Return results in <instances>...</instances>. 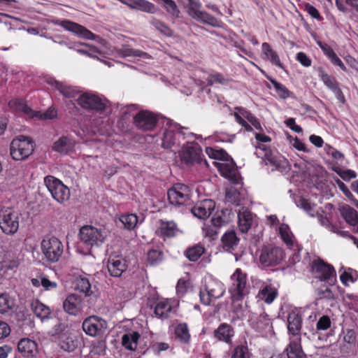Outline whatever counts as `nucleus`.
Wrapping results in <instances>:
<instances>
[{"mask_svg": "<svg viewBox=\"0 0 358 358\" xmlns=\"http://www.w3.org/2000/svg\"><path fill=\"white\" fill-rule=\"evenodd\" d=\"M172 310V306L169 299L159 300L155 307V314L159 318H166Z\"/></svg>", "mask_w": 358, "mask_h": 358, "instance_id": "c9c22d12", "label": "nucleus"}, {"mask_svg": "<svg viewBox=\"0 0 358 358\" xmlns=\"http://www.w3.org/2000/svg\"><path fill=\"white\" fill-rule=\"evenodd\" d=\"M77 101L83 108L100 113L105 110L108 105V101L105 98L92 93H83L78 95Z\"/></svg>", "mask_w": 358, "mask_h": 358, "instance_id": "1a4fd4ad", "label": "nucleus"}, {"mask_svg": "<svg viewBox=\"0 0 358 358\" xmlns=\"http://www.w3.org/2000/svg\"><path fill=\"white\" fill-rule=\"evenodd\" d=\"M262 53L264 55V59L268 60L273 65L282 68V64L280 62L279 56L276 52L271 48L269 43L266 42L263 43L262 45Z\"/></svg>", "mask_w": 358, "mask_h": 358, "instance_id": "f704fd0d", "label": "nucleus"}, {"mask_svg": "<svg viewBox=\"0 0 358 358\" xmlns=\"http://www.w3.org/2000/svg\"><path fill=\"white\" fill-rule=\"evenodd\" d=\"M278 295V292L277 289L270 285H265L259 290L257 296L260 300L270 304L277 298Z\"/></svg>", "mask_w": 358, "mask_h": 358, "instance_id": "2f4dec72", "label": "nucleus"}, {"mask_svg": "<svg viewBox=\"0 0 358 358\" xmlns=\"http://www.w3.org/2000/svg\"><path fill=\"white\" fill-rule=\"evenodd\" d=\"M319 76L324 85L327 86V87H328L333 93H334L335 96L338 100H344V95L343 92L340 89L339 84L334 77L327 74L322 69L319 71Z\"/></svg>", "mask_w": 358, "mask_h": 358, "instance_id": "412c9836", "label": "nucleus"}, {"mask_svg": "<svg viewBox=\"0 0 358 358\" xmlns=\"http://www.w3.org/2000/svg\"><path fill=\"white\" fill-rule=\"evenodd\" d=\"M316 273V278L320 280L334 283L336 281V271L334 267L324 262L319 261L313 266Z\"/></svg>", "mask_w": 358, "mask_h": 358, "instance_id": "f3484780", "label": "nucleus"}, {"mask_svg": "<svg viewBox=\"0 0 358 358\" xmlns=\"http://www.w3.org/2000/svg\"><path fill=\"white\" fill-rule=\"evenodd\" d=\"M31 308L34 315L41 319V321L49 319L51 311L48 306L42 303L39 301H35L31 304Z\"/></svg>", "mask_w": 358, "mask_h": 358, "instance_id": "e433bc0d", "label": "nucleus"}, {"mask_svg": "<svg viewBox=\"0 0 358 358\" xmlns=\"http://www.w3.org/2000/svg\"><path fill=\"white\" fill-rule=\"evenodd\" d=\"M74 148V141L66 137L62 136L52 145V150L61 154H67Z\"/></svg>", "mask_w": 358, "mask_h": 358, "instance_id": "c756f323", "label": "nucleus"}, {"mask_svg": "<svg viewBox=\"0 0 358 358\" xmlns=\"http://www.w3.org/2000/svg\"><path fill=\"white\" fill-rule=\"evenodd\" d=\"M225 199L227 202L239 206L241 203L243 197L237 189L231 187L227 189Z\"/></svg>", "mask_w": 358, "mask_h": 358, "instance_id": "09e8293b", "label": "nucleus"}, {"mask_svg": "<svg viewBox=\"0 0 358 358\" xmlns=\"http://www.w3.org/2000/svg\"><path fill=\"white\" fill-rule=\"evenodd\" d=\"M205 248L201 244H196L185 251V257L191 262L197 261L204 253Z\"/></svg>", "mask_w": 358, "mask_h": 358, "instance_id": "a19ab883", "label": "nucleus"}, {"mask_svg": "<svg viewBox=\"0 0 358 358\" xmlns=\"http://www.w3.org/2000/svg\"><path fill=\"white\" fill-rule=\"evenodd\" d=\"M240 110H242L243 112L241 114L248 120L249 122L251 123V124L257 130L262 131V127L261 126L260 122L258 121V120L250 112L244 110V109H239Z\"/></svg>", "mask_w": 358, "mask_h": 358, "instance_id": "680f3d73", "label": "nucleus"}, {"mask_svg": "<svg viewBox=\"0 0 358 358\" xmlns=\"http://www.w3.org/2000/svg\"><path fill=\"white\" fill-rule=\"evenodd\" d=\"M127 5L132 9L148 13H155L156 11L155 6L147 0H129Z\"/></svg>", "mask_w": 358, "mask_h": 358, "instance_id": "7c9ffc66", "label": "nucleus"}, {"mask_svg": "<svg viewBox=\"0 0 358 358\" xmlns=\"http://www.w3.org/2000/svg\"><path fill=\"white\" fill-rule=\"evenodd\" d=\"M157 116L149 110L139 111L134 117L135 126L143 131H150L155 128L157 123Z\"/></svg>", "mask_w": 358, "mask_h": 358, "instance_id": "4468645a", "label": "nucleus"}, {"mask_svg": "<svg viewBox=\"0 0 358 358\" xmlns=\"http://www.w3.org/2000/svg\"><path fill=\"white\" fill-rule=\"evenodd\" d=\"M166 10L173 17H178L180 11L176 2L173 0H161Z\"/></svg>", "mask_w": 358, "mask_h": 358, "instance_id": "052dcab7", "label": "nucleus"}, {"mask_svg": "<svg viewBox=\"0 0 358 358\" xmlns=\"http://www.w3.org/2000/svg\"><path fill=\"white\" fill-rule=\"evenodd\" d=\"M238 228L242 233H247L253 224V215L248 210L243 208L238 213Z\"/></svg>", "mask_w": 358, "mask_h": 358, "instance_id": "393cba45", "label": "nucleus"}, {"mask_svg": "<svg viewBox=\"0 0 358 358\" xmlns=\"http://www.w3.org/2000/svg\"><path fill=\"white\" fill-rule=\"evenodd\" d=\"M17 349L22 355L25 358H32L35 357L38 352V347L36 343L29 338H22L17 344Z\"/></svg>", "mask_w": 358, "mask_h": 358, "instance_id": "b1692460", "label": "nucleus"}, {"mask_svg": "<svg viewBox=\"0 0 358 358\" xmlns=\"http://www.w3.org/2000/svg\"><path fill=\"white\" fill-rule=\"evenodd\" d=\"M335 182L337 186L338 187L339 189L350 201L355 199L354 195L348 189V186L343 181H341L340 179H336Z\"/></svg>", "mask_w": 358, "mask_h": 358, "instance_id": "e2e57ef3", "label": "nucleus"}, {"mask_svg": "<svg viewBox=\"0 0 358 358\" xmlns=\"http://www.w3.org/2000/svg\"><path fill=\"white\" fill-rule=\"evenodd\" d=\"M169 203L175 206L191 204L190 189L183 184H176L167 192Z\"/></svg>", "mask_w": 358, "mask_h": 358, "instance_id": "9d476101", "label": "nucleus"}, {"mask_svg": "<svg viewBox=\"0 0 358 358\" xmlns=\"http://www.w3.org/2000/svg\"><path fill=\"white\" fill-rule=\"evenodd\" d=\"M182 2L187 8L188 15L194 20L214 27H219V21L215 17L201 10V3L199 1L182 0Z\"/></svg>", "mask_w": 358, "mask_h": 358, "instance_id": "20e7f679", "label": "nucleus"}, {"mask_svg": "<svg viewBox=\"0 0 358 358\" xmlns=\"http://www.w3.org/2000/svg\"><path fill=\"white\" fill-rule=\"evenodd\" d=\"M206 152L210 157L216 159L227 160L229 157V155L223 150H214L213 148H208L206 149Z\"/></svg>", "mask_w": 358, "mask_h": 358, "instance_id": "bf43d9fd", "label": "nucleus"}, {"mask_svg": "<svg viewBox=\"0 0 358 358\" xmlns=\"http://www.w3.org/2000/svg\"><path fill=\"white\" fill-rule=\"evenodd\" d=\"M203 157L202 149L198 143L187 145L180 154L182 162L188 166L201 164Z\"/></svg>", "mask_w": 358, "mask_h": 358, "instance_id": "ddd939ff", "label": "nucleus"}, {"mask_svg": "<svg viewBox=\"0 0 358 358\" xmlns=\"http://www.w3.org/2000/svg\"><path fill=\"white\" fill-rule=\"evenodd\" d=\"M140 334L137 331H129L122 336V345L129 350H135L137 347Z\"/></svg>", "mask_w": 358, "mask_h": 358, "instance_id": "473e14b6", "label": "nucleus"}, {"mask_svg": "<svg viewBox=\"0 0 358 358\" xmlns=\"http://www.w3.org/2000/svg\"><path fill=\"white\" fill-rule=\"evenodd\" d=\"M44 183L52 197L59 203H64L70 198V189L60 180L52 176L44 178Z\"/></svg>", "mask_w": 358, "mask_h": 358, "instance_id": "423d86ee", "label": "nucleus"}, {"mask_svg": "<svg viewBox=\"0 0 358 358\" xmlns=\"http://www.w3.org/2000/svg\"><path fill=\"white\" fill-rule=\"evenodd\" d=\"M178 231L177 225L172 221H160L159 229V235L162 237H173Z\"/></svg>", "mask_w": 358, "mask_h": 358, "instance_id": "4c0bfd02", "label": "nucleus"}, {"mask_svg": "<svg viewBox=\"0 0 358 358\" xmlns=\"http://www.w3.org/2000/svg\"><path fill=\"white\" fill-rule=\"evenodd\" d=\"M177 338L182 343H187L189 341L190 335L185 324H178L175 330Z\"/></svg>", "mask_w": 358, "mask_h": 358, "instance_id": "864d4df0", "label": "nucleus"}, {"mask_svg": "<svg viewBox=\"0 0 358 358\" xmlns=\"http://www.w3.org/2000/svg\"><path fill=\"white\" fill-rule=\"evenodd\" d=\"M268 80L273 85L275 92L280 99H286L289 97L295 98V95L294 94V93L289 91L284 85L276 81L273 78H268Z\"/></svg>", "mask_w": 358, "mask_h": 358, "instance_id": "ea45409f", "label": "nucleus"}, {"mask_svg": "<svg viewBox=\"0 0 358 358\" xmlns=\"http://www.w3.org/2000/svg\"><path fill=\"white\" fill-rule=\"evenodd\" d=\"M106 329V322L97 316H90L83 322V329L89 336H96Z\"/></svg>", "mask_w": 358, "mask_h": 358, "instance_id": "2eb2a0df", "label": "nucleus"}, {"mask_svg": "<svg viewBox=\"0 0 358 358\" xmlns=\"http://www.w3.org/2000/svg\"><path fill=\"white\" fill-rule=\"evenodd\" d=\"M124 228L131 230L135 228L138 223V217L135 214L123 215L120 217Z\"/></svg>", "mask_w": 358, "mask_h": 358, "instance_id": "3c124183", "label": "nucleus"}, {"mask_svg": "<svg viewBox=\"0 0 358 358\" xmlns=\"http://www.w3.org/2000/svg\"><path fill=\"white\" fill-rule=\"evenodd\" d=\"M57 24L66 30L75 33L81 38L88 40H94L96 38V35L92 31L87 29L83 26L70 20H64Z\"/></svg>", "mask_w": 358, "mask_h": 358, "instance_id": "a211bd4d", "label": "nucleus"}, {"mask_svg": "<svg viewBox=\"0 0 358 358\" xmlns=\"http://www.w3.org/2000/svg\"><path fill=\"white\" fill-rule=\"evenodd\" d=\"M231 285L229 292L233 301H239L249 294L247 274L241 268H236L230 277Z\"/></svg>", "mask_w": 358, "mask_h": 358, "instance_id": "f03ea898", "label": "nucleus"}, {"mask_svg": "<svg viewBox=\"0 0 358 358\" xmlns=\"http://www.w3.org/2000/svg\"><path fill=\"white\" fill-rule=\"evenodd\" d=\"M342 215L345 220L352 226H358V212L347 206L343 207Z\"/></svg>", "mask_w": 358, "mask_h": 358, "instance_id": "37998d69", "label": "nucleus"}, {"mask_svg": "<svg viewBox=\"0 0 358 358\" xmlns=\"http://www.w3.org/2000/svg\"><path fill=\"white\" fill-rule=\"evenodd\" d=\"M0 228L8 235L15 234L19 229V213L12 209L0 212Z\"/></svg>", "mask_w": 358, "mask_h": 358, "instance_id": "9b49d317", "label": "nucleus"}, {"mask_svg": "<svg viewBox=\"0 0 358 358\" xmlns=\"http://www.w3.org/2000/svg\"><path fill=\"white\" fill-rule=\"evenodd\" d=\"M231 80L230 78H227L219 73L210 74L207 78L208 85H213L215 83H220L221 85H225L231 82Z\"/></svg>", "mask_w": 358, "mask_h": 358, "instance_id": "5fc2aeb1", "label": "nucleus"}, {"mask_svg": "<svg viewBox=\"0 0 358 358\" xmlns=\"http://www.w3.org/2000/svg\"><path fill=\"white\" fill-rule=\"evenodd\" d=\"M279 234L284 243L292 250H299V245L295 238L290 230L289 227L286 224H282L279 227Z\"/></svg>", "mask_w": 358, "mask_h": 358, "instance_id": "bb28decb", "label": "nucleus"}, {"mask_svg": "<svg viewBox=\"0 0 358 358\" xmlns=\"http://www.w3.org/2000/svg\"><path fill=\"white\" fill-rule=\"evenodd\" d=\"M338 174L345 181H349L351 179L355 178L357 177V173L355 171L351 169L340 170L338 172Z\"/></svg>", "mask_w": 358, "mask_h": 358, "instance_id": "338daca9", "label": "nucleus"}, {"mask_svg": "<svg viewBox=\"0 0 358 358\" xmlns=\"http://www.w3.org/2000/svg\"><path fill=\"white\" fill-rule=\"evenodd\" d=\"M168 128H165L162 137V146L164 148H171L180 145L181 139H185V134L181 131L182 129L180 124L172 121L166 124Z\"/></svg>", "mask_w": 358, "mask_h": 358, "instance_id": "0eeeda50", "label": "nucleus"}, {"mask_svg": "<svg viewBox=\"0 0 358 358\" xmlns=\"http://www.w3.org/2000/svg\"><path fill=\"white\" fill-rule=\"evenodd\" d=\"M34 150V143L27 136H20L14 138L10 145V156L14 160L27 159Z\"/></svg>", "mask_w": 358, "mask_h": 358, "instance_id": "7ed1b4c3", "label": "nucleus"}, {"mask_svg": "<svg viewBox=\"0 0 358 358\" xmlns=\"http://www.w3.org/2000/svg\"><path fill=\"white\" fill-rule=\"evenodd\" d=\"M119 55L127 57H148V54L142 52L139 50H135L129 48H122L118 51Z\"/></svg>", "mask_w": 358, "mask_h": 358, "instance_id": "4d7b16f0", "label": "nucleus"}, {"mask_svg": "<svg viewBox=\"0 0 358 358\" xmlns=\"http://www.w3.org/2000/svg\"><path fill=\"white\" fill-rule=\"evenodd\" d=\"M287 352L288 358H306L301 350V339L299 338L290 339Z\"/></svg>", "mask_w": 358, "mask_h": 358, "instance_id": "72a5a7b5", "label": "nucleus"}, {"mask_svg": "<svg viewBox=\"0 0 358 358\" xmlns=\"http://www.w3.org/2000/svg\"><path fill=\"white\" fill-rule=\"evenodd\" d=\"M298 207L303 209L310 216L315 217L319 213L315 210V204L311 203L308 200L300 197L296 201Z\"/></svg>", "mask_w": 358, "mask_h": 358, "instance_id": "de8ad7c7", "label": "nucleus"}, {"mask_svg": "<svg viewBox=\"0 0 358 358\" xmlns=\"http://www.w3.org/2000/svg\"><path fill=\"white\" fill-rule=\"evenodd\" d=\"M163 254L158 250H150L147 255V262L150 266H156L162 262Z\"/></svg>", "mask_w": 358, "mask_h": 358, "instance_id": "603ef678", "label": "nucleus"}, {"mask_svg": "<svg viewBox=\"0 0 358 358\" xmlns=\"http://www.w3.org/2000/svg\"><path fill=\"white\" fill-rule=\"evenodd\" d=\"M41 248L45 259L52 263L57 262L64 252V245L55 237H45L41 243Z\"/></svg>", "mask_w": 358, "mask_h": 358, "instance_id": "39448f33", "label": "nucleus"}, {"mask_svg": "<svg viewBox=\"0 0 358 358\" xmlns=\"http://www.w3.org/2000/svg\"><path fill=\"white\" fill-rule=\"evenodd\" d=\"M80 241L87 247L92 248L99 246L104 242L106 236L101 229L91 225H85L80 229Z\"/></svg>", "mask_w": 358, "mask_h": 358, "instance_id": "6e6552de", "label": "nucleus"}, {"mask_svg": "<svg viewBox=\"0 0 358 358\" xmlns=\"http://www.w3.org/2000/svg\"><path fill=\"white\" fill-rule=\"evenodd\" d=\"M250 320L253 328L261 333L269 330L271 327V320L265 313L260 314L256 317H252Z\"/></svg>", "mask_w": 358, "mask_h": 358, "instance_id": "c85d7f7f", "label": "nucleus"}, {"mask_svg": "<svg viewBox=\"0 0 358 358\" xmlns=\"http://www.w3.org/2000/svg\"><path fill=\"white\" fill-rule=\"evenodd\" d=\"M85 306L84 298L77 294H70L63 301L64 311L71 315H78Z\"/></svg>", "mask_w": 358, "mask_h": 358, "instance_id": "dca6fc26", "label": "nucleus"}, {"mask_svg": "<svg viewBox=\"0 0 358 358\" xmlns=\"http://www.w3.org/2000/svg\"><path fill=\"white\" fill-rule=\"evenodd\" d=\"M8 106L15 112L21 113L26 117H33L37 116V113L29 107L26 101L22 99L11 100L9 101Z\"/></svg>", "mask_w": 358, "mask_h": 358, "instance_id": "a878e982", "label": "nucleus"}, {"mask_svg": "<svg viewBox=\"0 0 358 358\" xmlns=\"http://www.w3.org/2000/svg\"><path fill=\"white\" fill-rule=\"evenodd\" d=\"M214 208V201L211 199H205L197 203L191 209V211L195 217L199 219H206L210 216Z\"/></svg>", "mask_w": 358, "mask_h": 358, "instance_id": "aec40b11", "label": "nucleus"}, {"mask_svg": "<svg viewBox=\"0 0 358 358\" xmlns=\"http://www.w3.org/2000/svg\"><path fill=\"white\" fill-rule=\"evenodd\" d=\"M234 328L227 323H222L214 330L213 335L215 339L219 341L231 344L232 338L234 336Z\"/></svg>", "mask_w": 358, "mask_h": 358, "instance_id": "4be33fe9", "label": "nucleus"}, {"mask_svg": "<svg viewBox=\"0 0 358 358\" xmlns=\"http://www.w3.org/2000/svg\"><path fill=\"white\" fill-rule=\"evenodd\" d=\"M150 23L156 29L160 31L162 34L166 36H171L173 35L172 30L163 22L156 18H152L151 20Z\"/></svg>", "mask_w": 358, "mask_h": 358, "instance_id": "6e6d98bb", "label": "nucleus"}, {"mask_svg": "<svg viewBox=\"0 0 358 358\" xmlns=\"http://www.w3.org/2000/svg\"><path fill=\"white\" fill-rule=\"evenodd\" d=\"M52 84L65 97L76 98L78 95L79 92L74 87L68 86L57 80H54Z\"/></svg>", "mask_w": 358, "mask_h": 358, "instance_id": "79ce46f5", "label": "nucleus"}, {"mask_svg": "<svg viewBox=\"0 0 358 358\" xmlns=\"http://www.w3.org/2000/svg\"><path fill=\"white\" fill-rule=\"evenodd\" d=\"M75 287L76 289L83 292L85 295H90L91 284L88 278L82 276L77 278L75 282Z\"/></svg>", "mask_w": 358, "mask_h": 358, "instance_id": "8fccbe9b", "label": "nucleus"}, {"mask_svg": "<svg viewBox=\"0 0 358 358\" xmlns=\"http://www.w3.org/2000/svg\"><path fill=\"white\" fill-rule=\"evenodd\" d=\"M287 329L292 336L290 339H301V318L299 314L292 312L288 315Z\"/></svg>", "mask_w": 358, "mask_h": 358, "instance_id": "5701e85b", "label": "nucleus"}, {"mask_svg": "<svg viewBox=\"0 0 358 358\" xmlns=\"http://www.w3.org/2000/svg\"><path fill=\"white\" fill-rule=\"evenodd\" d=\"M283 250L272 245L264 246L259 255V262L264 266H271L278 264L283 259Z\"/></svg>", "mask_w": 358, "mask_h": 358, "instance_id": "f8f14e48", "label": "nucleus"}, {"mask_svg": "<svg viewBox=\"0 0 358 358\" xmlns=\"http://www.w3.org/2000/svg\"><path fill=\"white\" fill-rule=\"evenodd\" d=\"M298 207L303 209L310 216L315 217L319 213L315 210V204L311 203L308 200L300 197L296 201Z\"/></svg>", "mask_w": 358, "mask_h": 358, "instance_id": "49530a36", "label": "nucleus"}, {"mask_svg": "<svg viewBox=\"0 0 358 358\" xmlns=\"http://www.w3.org/2000/svg\"><path fill=\"white\" fill-rule=\"evenodd\" d=\"M222 248L229 252L234 250L239 243V238L237 237L234 231L231 230L225 232L221 238Z\"/></svg>", "mask_w": 358, "mask_h": 358, "instance_id": "cd10ccee", "label": "nucleus"}, {"mask_svg": "<svg viewBox=\"0 0 358 358\" xmlns=\"http://www.w3.org/2000/svg\"><path fill=\"white\" fill-rule=\"evenodd\" d=\"M291 145L299 151L308 152L306 145L297 137H292L290 135L287 136Z\"/></svg>", "mask_w": 358, "mask_h": 358, "instance_id": "0e129e2a", "label": "nucleus"}, {"mask_svg": "<svg viewBox=\"0 0 358 358\" xmlns=\"http://www.w3.org/2000/svg\"><path fill=\"white\" fill-rule=\"evenodd\" d=\"M205 237L208 238L210 241H214L217 238L218 229L213 226H206L203 228Z\"/></svg>", "mask_w": 358, "mask_h": 358, "instance_id": "69168bd1", "label": "nucleus"}, {"mask_svg": "<svg viewBox=\"0 0 358 358\" xmlns=\"http://www.w3.org/2000/svg\"><path fill=\"white\" fill-rule=\"evenodd\" d=\"M297 61L303 66L308 67L311 65L310 59L303 52H300L296 55Z\"/></svg>", "mask_w": 358, "mask_h": 358, "instance_id": "774afa93", "label": "nucleus"}, {"mask_svg": "<svg viewBox=\"0 0 358 358\" xmlns=\"http://www.w3.org/2000/svg\"><path fill=\"white\" fill-rule=\"evenodd\" d=\"M15 306L14 300L7 293L0 295V313H8Z\"/></svg>", "mask_w": 358, "mask_h": 358, "instance_id": "a18cd8bd", "label": "nucleus"}, {"mask_svg": "<svg viewBox=\"0 0 358 358\" xmlns=\"http://www.w3.org/2000/svg\"><path fill=\"white\" fill-rule=\"evenodd\" d=\"M331 320L329 315H323L320 317L316 322L315 334L320 335L323 331H327L331 327Z\"/></svg>", "mask_w": 358, "mask_h": 358, "instance_id": "c03bdc74", "label": "nucleus"}, {"mask_svg": "<svg viewBox=\"0 0 358 358\" xmlns=\"http://www.w3.org/2000/svg\"><path fill=\"white\" fill-rule=\"evenodd\" d=\"M231 358H250V352L247 346L240 345L232 351Z\"/></svg>", "mask_w": 358, "mask_h": 358, "instance_id": "13d9d810", "label": "nucleus"}, {"mask_svg": "<svg viewBox=\"0 0 358 358\" xmlns=\"http://www.w3.org/2000/svg\"><path fill=\"white\" fill-rule=\"evenodd\" d=\"M31 282L34 287H39L41 285L45 291L53 290L57 287V283L50 280L45 275H40L38 278H32Z\"/></svg>", "mask_w": 358, "mask_h": 358, "instance_id": "58836bf2", "label": "nucleus"}, {"mask_svg": "<svg viewBox=\"0 0 358 358\" xmlns=\"http://www.w3.org/2000/svg\"><path fill=\"white\" fill-rule=\"evenodd\" d=\"M225 293L224 284L212 275L204 278L200 288L199 296L201 302L208 306L221 298Z\"/></svg>", "mask_w": 358, "mask_h": 358, "instance_id": "f257e3e1", "label": "nucleus"}, {"mask_svg": "<svg viewBox=\"0 0 358 358\" xmlns=\"http://www.w3.org/2000/svg\"><path fill=\"white\" fill-rule=\"evenodd\" d=\"M126 260L121 256H110L108 259L107 268L111 276L120 277L127 269Z\"/></svg>", "mask_w": 358, "mask_h": 358, "instance_id": "6ab92c4d", "label": "nucleus"}]
</instances>
